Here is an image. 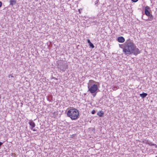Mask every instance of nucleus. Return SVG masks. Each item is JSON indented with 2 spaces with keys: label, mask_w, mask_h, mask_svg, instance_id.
<instances>
[{
  "label": "nucleus",
  "mask_w": 157,
  "mask_h": 157,
  "mask_svg": "<svg viewBox=\"0 0 157 157\" xmlns=\"http://www.w3.org/2000/svg\"><path fill=\"white\" fill-rule=\"evenodd\" d=\"M148 144L150 146H155V148L157 147V145L156 144H153L150 141L149 142Z\"/></svg>",
  "instance_id": "9b49d317"
},
{
  "label": "nucleus",
  "mask_w": 157,
  "mask_h": 157,
  "mask_svg": "<svg viewBox=\"0 0 157 157\" xmlns=\"http://www.w3.org/2000/svg\"><path fill=\"white\" fill-rule=\"evenodd\" d=\"M149 10H150V8L147 6H146L145 8L144 11L145 15L147 16H149L151 14L149 11Z\"/></svg>",
  "instance_id": "39448f33"
},
{
  "label": "nucleus",
  "mask_w": 157,
  "mask_h": 157,
  "mask_svg": "<svg viewBox=\"0 0 157 157\" xmlns=\"http://www.w3.org/2000/svg\"><path fill=\"white\" fill-rule=\"evenodd\" d=\"M95 82L94 81L90 80L88 83V91H90L94 97L96 95L98 90L97 85L93 84Z\"/></svg>",
  "instance_id": "f03ea898"
},
{
  "label": "nucleus",
  "mask_w": 157,
  "mask_h": 157,
  "mask_svg": "<svg viewBox=\"0 0 157 157\" xmlns=\"http://www.w3.org/2000/svg\"><path fill=\"white\" fill-rule=\"evenodd\" d=\"M119 47L120 48H123V50L124 49V44L123 45L119 44Z\"/></svg>",
  "instance_id": "4468645a"
},
{
  "label": "nucleus",
  "mask_w": 157,
  "mask_h": 157,
  "mask_svg": "<svg viewBox=\"0 0 157 157\" xmlns=\"http://www.w3.org/2000/svg\"><path fill=\"white\" fill-rule=\"evenodd\" d=\"M104 114V113L102 111H99L97 113V115L100 117H102Z\"/></svg>",
  "instance_id": "9d476101"
},
{
  "label": "nucleus",
  "mask_w": 157,
  "mask_h": 157,
  "mask_svg": "<svg viewBox=\"0 0 157 157\" xmlns=\"http://www.w3.org/2000/svg\"><path fill=\"white\" fill-rule=\"evenodd\" d=\"M2 144H3V143L0 141V147L2 145Z\"/></svg>",
  "instance_id": "aec40b11"
},
{
  "label": "nucleus",
  "mask_w": 157,
  "mask_h": 157,
  "mask_svg": "<svg viewBox=\"0 0 157 157\" xmlns=\"http://www.w3.org/2000/svg\"><path fill=\"white\" fill-rule=\"evenodd\" d=\"M123 52L125 55H129L132 54L136 56L140 53V51L136 47L132 40L129 39L124 43Z\"/></svg>",
  "instance_id": "f257e3e1"
},
{
  "label": "nucleus",
  "mask_w": 157,
  "mask_h": 157,
  "mask_svg": "<svg viewBox=\"0 0 157 157\" xmlns=\"http://www.w3.org/2000/svg\"><path fill=\"white\" fill-rule=\"evenodd\" d=\"M87 42L89 44L91 43V42H90V41L89 39L87 40Z\"/></svg>",
  "instance_id": "f3484780"
},
{
  "label": "nucleus",
  "mask_w": 157,
  "mask_h": 157,
  "mask_svg": "<svg viewBox=\"0 0 157 157\" xmlns=\"http://www.w3.org/2000/svg\"><path fill=\"white\" fill-rule=\"evenodd\" d=\"M140 95L141 98H144L147 95V94L146 93H143L142 94H140Z\"/></svg>",
  "instance_id": "1a4fd4ad"
},
{
  "label": "nucleus",
  "mask_w": 157,
  "mask_h": 157,
  "mask_svg": "<svg viewBox=\"0 0 157 157\" xmlns=\"http://www.w3.org/2000/svg\"><path fill=\"white\" fill-rule=\"evenodd\" d=\"M95 112H96L95 111V110H94L92 111L91 113L92 114H94L95 113Z\"/></svg>",
  "instance_id": "2eb2a0df"
},
{
  "label": "nucleus",
  "mask_w": 157,
  "mask_h": 157,
  "mask_svg": "<svg viewBox=\"0 0 157 157\" xmlns=\"http://www.w3.org/2000/svg\"><path fill=\"white\" fill-rule=\"evenodd\" d=\"M57 64L58 68L63 71H64L68 67L67 63L61 60L58 61Z\"/></svg>",
  "instance_id": "20e7f679"
},
{
  "label": "nucleus",
  "mask_w": 157,
  "mask_h": 157,
  "mask_svg": "<svg viewBox=\"0 0 157 157\" xmlns=\"http://www.w3.org/2000/svg\"><path fill=\"white\" fill-rule=\"evenodd\" d=\"M98 2V1H96V3H95V5H96L97 4Z\"/></svg>",
  "instance_id": "412c9836"
},
{
  "label": "nucleus",
  "mask_w": 157,
  "mask_h": 157,
  "mask_svg": "<svg viewBox=\"0 0 157 157\" xmlns=\"http://www.w3.org/2000/svg\"><path fill=\"white\" fill-rule=\"evenodd\" d=\"M117 41L119 42L123 43L125 39L123 37L120 36L117 38Z\"/></svg>",
  "instance_id": "0eeeda50"
},
{
  "label": "nucleus",
  "mask_w": 157,
  "mask_h": 157,
  "mask_svg": "<svg viewBox=\"0 0 157 157\" xmlns=\"http://www.w3.org/2000/svg\"><path fill=\"white\" fill-rule=\"evenodd\" d=\"M2 2L1 1H0V8L2 6Z\"/></svg>",
  "instance_id": "dca6fc26"
},
{
  "label": "nucleus",
  "mask_w": 157,
  "mask_h": 157,
  "mask_svg": "<svg viewBox=\"0 0 157 157\" xmlns=\"http://www.w3.org/2000/svg\"><path fill=\"white\" fill-rule=\"evenodd\" d=\"M68 117L72 120H76L78 117L79 113L78 111L75 109H71L69 110L67 113Z\"/></svg>",
  "instance_id": "7ed1b4c3"
},
{
  "label": "nucleus",
  "mask_w": 157,
  "mask_h": 157,
  "mask_svg": "<svg viewBox=\"0 0 157 157\" xmlns=\"http://www.w3.org/2000/svg\"><path fill=\"white\" fill-rule=\"evenodd\" d=\"M29 124L31 126L30 128V129L31 130H33V131H35L36 130L35 129H33V128H34L35 126L34 122L33 121H30L29 122Z\"/></svg>",
  "instance_id": "423d86ee"
},
{
  "label": "nucleus",
  "mask_w": 157,
  "mask_h": 157,
  "mask_svg": "<svg viewBox=\"0 0 157 157\" xmlns=\"http://www.w3.org/2000/svg\"><path fill=\"white\" fill-rule=\"evenodd\" d=\"M8 77H9V78H10V77H11V76H10V75H9V76H8Z\"/></svg>",
  "instance_id": "5701e85b"
},
{
  "label": "nucleus",
  "mask_w": 157,
  "mask_h": 157,
  "mask_svg": "<svg viewBox=\"0 0 157 157\" xmlns=\"http://www.w3.org/2000/svg\"><path fill=\"white\" fill-rule=\"evenodd\" d=\"M16 0H10V5L11 6H13L16 3Z\"/></svg>",
  "instance_id": "6e6552de"
},
{
  "label": "nucleus",
  "mask_w": 157,
  "mask_h": 157,
  "mask_svg": "<svg viewBox=\"0 0 157 157\" xmlns=\"http://www.w3.org/2000/svg\"><path fill=\"white\" fill-rule=\"evenodd\" d=\"M138 0H132V2H137Z\"/></svg>",
  "instance_id": "a211bd4d"
},
{
  "label": "nucleus",
  "mask_w": 157,
  "mask_h": 157,
  "mask_svg": "<svg viewBox=\"0 0 157 157\" xmlns=\"http://www.w3.org/2000/svg\"><path fill=\"white\" fill-rule=\"evenodd\" d=\"M149 141H149L148 140H147L146 141V144H148Z\"/></svg>",
  "instance_id": "6ab92c4d"
},
{
  "label": "nucleus",
  "mask_w": 157,
  "mask_h": 157,
  "mask_svg": "<svg viewBox=\"0 0 157 157\" xmlns=\"http://www.w3.org/2000/svg\"><path fill=\"white\" fill-rule=\"evenodd\" d=\"M90 47L93 48H94V44L91 42L89 44Z\"/></svg>",
  "instance_id": "ddd939ff"
},
{
  "label": "nucleus",
  "mask_w": 157,
  "mask_h": 157,
  "mask_svg": "<svg viewBox=\"0 0 157 157\" xmlns=\"http://www.w3.org/2000/svg\"><path fill=\"white\" fill-rule=\"evenodd\" d=\"M148 16L149 17L148 19H149V20L151 21L153 19V17L152 15L151 14H150L149 16Z\"/></svg>",
  "instance_id": "f8f14e48"
},
{
  "label": "nucleus",
  "mask_w": 157,
  "mask_h": 157,
  "mask_svg": "<svg viewBox=\"0 0 157 157\" xmlns=\"http://www.w3.org/2000/svg\"><path fill=\"white\" fill-rule=\"evenodd\" d=\"M11 78H14V77L13 75H11Z\"/></svg>",
  "instance_id": "4be33fe9"
}]
</instances>
